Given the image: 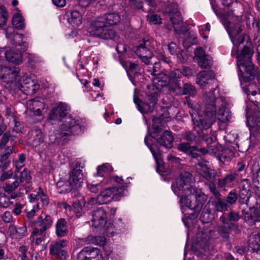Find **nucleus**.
I'll return each mask as SVG.
<instances>
[{
    "mask_svg": "<svg viewBox=\"0 0 260 260\" xmlns=\"http://www.w3.org/2000/svg\"><path fill=\"white\" fill-rule=\"evenodd\" d=\"M251 218L254 221H260V209L252 208L250 209Z\"/></svg>",
    "mask_w": 260,
    "mask_h": 260,
    "instance_id": "53",
    "label": "nucleus"
},
{
    "mask_svg": "<svg viewBox=\"0 0 260 260\" xmlns=\"http://www.w3.org/2000/svg\"><path fill=\"white\" fill-rule=\"evenodd\" d=\"M196 168L198 173L208 180H213L216 175V171L211 168L208 161L199 162L197 165Z\"/></svg>",
    "mask_w": 260,
    "mask_h": 260,
    "instance_id": "19",
    "label": "nucleus"
},
{
    "mask_svg": "<svg viewBox=\"0 0 260 260\" xmlns=\"http://www.w3.org/2000/svg\"><path fill=\"white\" fill-rule=\"evenodd\" d=\"M4 61L0 57V79L8 87L15 92L20 90L26 94L31 95L36 92L40 86L36 80L26 75L20 77L19 68L12 69L3 66Z\"/></svg>",
    "mask_w": 260,
    "mask_h": 260,
    "instance_id": "5",
    "label": "nucleus"
},
{
    "mask_svg": "<svg viewBox=\"0 0 260 260\" xmlns=\"http://www.w3.org/2000/svg\"><path fill=\"white\" fill-rule=\"evenodd\" d=\"M13 172L12 170H9L3 173L1 177V180L4 181L7 179L10 178L13 176Z\"/></svg>",
    "mask_w": 260,
    "mask_h": 260,
    "instance_id": "64",
    "label": "nucleus"
},
{
    "mask_svg": "<svg viewBox=\"0 0 260 260\" xmlns=\"http://www.w3.org/2000/svg\"><path fill=\"white\" fill-rule=\"evenodd\" d=\"M199 66L202 68H207L209 67L212 64V58L210 56H204L203 58L196 60Z\"/></svg>",
    "mask_w": 260,
    "mask_h": 260,
    "instance_id": "45",
    "label": "nucleus"
},
{
    "mask_svg": "<svg viewBox=\"0 0 260 260\" xmlns=\"http://www.w3.org/2000/svg\"><path fill=\"white\" fill-rule=\"evenodd\" d=\"M211 4L216 15L220 18L221 21L226 28L230 39L234 45L232 53L237 52V64L238 69V76L241 85L244 91L247 95L248 100L260 109V91L257 93L253 90L256 88L255 85L249 83L244 85L254 79L256 71L251 61L253 54V50L250 43H247L241 50H239L240 46L243 43L245 36L241 32L240 21V19L235 16L233 12L222 14L216 10L213 6L211 0Z\"/></svg>",
    "mask_w": 260,
    "mask_h": 260,
    "instance_id": "1",
    "label": "nucleus"
},
{
    "mask_svg": "<svg viewBox=\"0 0 260 260\" xmlns=\"http://www.w3.org/2000/svg\"><path fill=\"white\" fill-rule=\"evenodd\" d=\"M70 135H63L62 134H61L60 126L59 127V131L51 130L49 132V140L52 143H59L62 137Z\"/></svg>",
    "mask_w": 260,
    "mask_h": 260,
    "instance_id": "38",
    "label": "nucleus"
},
{
    "mask_svg": "<svg viewBox=\"0 0 260 260\" xmlns=\"http://www.w3.org/2000/svg\"><path fill=\"white\" fill-rule=\"evenodd\" d=\"M124 19H121L117 13H110L92 19L88 27V32L91 36L102 39H114L115 32L107 28V25L118 24Z\"/></svg>",
    "mask_w": 260,
    "mask_h": 260,
    "instance_id": "7",
    "label": "nucleus"
},
{
    "mask_svg": "<svg viewBox=\"0 0 260 260\" xmlns=\"http://www.w3.org/2000/svg\"><path fill=\"white\" fill-rule=\"evenodd\" d=\"M236 174L231 173L226 175L224 178L219 179L218 186L220 187L229 186L232 182L236 179Z\"/></svg>",
    "mask_w": 260,
    "mask_h": 260,
    "instance_id": "37",
    "label": "nucleus"
},
{
    "mask_svg": "<svg viewBox=\"0 0 260 260\" xmlns=\"http://www.w3.org/2000/svg\"><path fill=\"white\" fill-rule=\"evenodd\" d=\"M197 147H190L188 143H182L178 145V149L180 151L186 153L192 157H196L198 156V152L202 153L201 150Z\"/></svg>",
    "mask_w": 260,
    "mask_h": 260,
    "instance_id": "27",
    "label": "nucleus"
},
{
    "mask_svg": "<svg viewBox=\"0 0 260 260\" xmlns=\"http://www.w3.org/2000/svg\"><path fill=\"white\" fill-rule=\"evenodd\" d=\"M68 22L73 27H78L82 23V16L78 11H73L71 12L68 18Z\"/></svg>",
    "mask_w": 260,
    "mask_h": 260,
    "instance_id": "31",
    "label": "nucleus"
},
{
    "mask_svg": "<svg viewBox=\"0 0 260 260\" xmlns=\"http://www.w3.org/2000/svg\"><path fill=\"white\" fill-rule=\"evenodd\" d=\"M249 249L253 252H260V234L252 233L249 237Z\"/></svg>",
    "mask_w": 260,
    "mask_h": 260,
    "instance_id": "30",
    "label": "nucleus"
},
{
    "mask_svg": "<svg viewBox=\"0 0 260 260\" xmlns=\"http://www.w3.org/2000/svg\"><path fill=\"white\" fill-rule=\"evenodd\" d=\"M216 199L217 201L215 202L214 204L215 210L217 211L222 212L224 210H226V205L224 202L221 201L220 199V197Z\"/></svg>",
    "mask_w": 260,
    "mask_h": 260,
    "instance_id": "51",
    "label": "nucleus"
},
{
    "mask_svg": "<svg viewBox=\"0 0 260 260\" xmlns=\"http://www.w3.org/2000/svg\"><path fill=\"white\" fill-rule=\"evenodd\" d=\"M109 187L101 191L98 196L99 201L101 204H107L113 200L118 201L120 198L127 194L126 186L123 185V180L115 185H108Z\"/></svg>",
    "mask_w": 260,
    "mask_h": 260,
    "instance_id": "11",
    "label": "nucleus"
},
{
    "mask_svg": "<svg viewBox=\"0 0 260 260\" xmlns=\"http://www.w3.org/2000/svg\"><path fill=\"white\" fill-rule=\"evenodd\" d=\"M89 247L88 256L89 260H104V258L101 251L97 248Z\"/></svg>",
    "mask_w": 260,
    "mask_h": 260,
    "instance_id": "39",
    "label": "nucleus"
},
{
    "mask_svg": "<svg viewBox=\"0 0 260 260\" xmlns=\"http://www.w3.org/2000/svg\"><path fill=\"white\" fill-rule=\"evenodd\" d=\"M113 171V168L109 164H104L97 168V175L99 176H104Z\"/></svg>",
    "mask_w": 260,
    "mask_h": 260,
    "instance_id": "43",
    "label": "nucleus"
},
{
    "mask_svg": "<svg viewBox=\"0 0 260 260\" xmlns=\"http://www.w3.org/2000/svg\"><path fill=\"white\" fill-rule=\"evenodd\" d=\"M148 20L154 24H158L161 23V18L156 14L148 16Z\"/></svg>",
    "mask_w": 260,
    "mask_h": 260,
    "instance_id": "58",
    "label": "nucleus"
},
{
    "mask_svg": "<svg viewBox=\"0 0 260 260\" xmlns=\"http://www.w3.org/2000/svg\"><path fill=\"white\" fill-rule=\"evenodd\" d=\"M70 106L66 103L60 102L50 111L48 119L50 120L62 121L60 125L61 134L79 135L86 126L84 120L78 117L69 115Z\"/></svg>",
    "mask_w": 260,
    "mask_h": 260,
    "instance_id": "6",
    "label": "nucleus"
},
{
    "mask_svg": "<svg viewBox=\"0 0 260 260\" xmlns=\"http://www.w3.org/2000/svg\"><path fill=\"white\" fill-rule=\"evenodd\" d=\"M19 250L21 252V254H19L21 260H29L28 255H29V253L27 252L25 247H21Z\"/></svg>",
    "mask_w": 260,
    "mask_h": 260,
    "instance_id": "59",
    "label": "nucleus"
},
{
    "mask_svg": "<svg viewBox=\"0 0 260 260\" xmlns=\"http://www.w3.org/2000/svg\"><path fill=\"white\" fill-rule=\"evenodd\" d=\"M122 179L117 176L112 177L107 179L105 181L101 182L99 184H93L88 182L87 183V187L88 189L93 193H96L98 192L100 187L106 185H115L121 182Z\"/></svg>",
    "mask_w": 260,
    "mask_h": 260,
    "instance_id": "21",
    "label": "nucleus"
},
{
    "mask_svg": "<svg viewBox=\"0 0 260 260\" xmlns=\"http://www.w3.org/2000/svg\"><path fill=\"white\" fill-rule=\"evenodd\" d=\"M182 93L193 96L196 94L195 88L190 84H185L183 85Z\"/></svg>",
    "mask_w": 260,
    "mask_h": 260,
    "instance_id": "49",
    "label": "nucleus"
},
{
    "mask_svg": "<svg viewBox=\"0 0 260 260\" xmlns=\"http://www.w3.org/2000/svg\"><path fill=\"white\" fill-rule=\"evenodd\" d=\"M92 226L95 229L103 230L108 236H113L117 234L123 233L125 229L122 228L113 226L111 223H107V214L103 207L94 210L92 214Z\"/></svg>",
    "mask_w": 260,
    "mask_h": 260,
    "instance_id": "9",
    "label": "nucleus"
},
{
    "mask_svg": "<svg viewBox=\"0 0 260 260\" xmlns=\"http://www.w3.org/2000/svg\"><path fill=\"white\" fill-rule=\"evenodd\" d=\"M83 180L84 175L82 171L80 169H78V167L76 166V167L74 168L68 181L72 185L74 189H77L82 186Z\"/></svg>",
    "mask_w": 260,
    "mask_h": 260,
    "instance_id": "22",
    "label": "nucleus"
},
{
    "mask_svg": "<svg viewBox=\"0 0 260 260\" xmlns=\"http://www.w3.org/2000/svg\"><path fill=\"white\" fill-rule=\"evenodd\" d=\"M88 249L89 247H86L84 248L78 254V260H89L88 256Z\"/></svg>",
    "mask_w": 260,
    "mask_h": 260,
    "instance_id": "54",
    "label": "nucleus"
},
{
    "mask_svg": "<svg viewBox=\"0 0 260 260\" xmlns=\"http://www.w3.org/2000/svg\"><path fill=\"white\" fill-rule=\"evenodd\" d=\"M55 232L58 237L66 236L68 232L67 223L63 219L58 220L55 224Z\"/></svg>",
    "mask_w": 260,
    "mask_h": 260,
    "instance_id": "32",
    "label": "nucleus"
},
{
    "mask_svg": "<svg viewBox=\"0 0 260 260\" xmlns=\"http://www.w3.org/2000/svg\"><path fill=\"white\" fill-rule=\"evenodd\" d=\"M151 138V136H147L145 138V143L149 148L151 152L156 163V172L161 175L166 172V169L164 166V162L162 160L161 154L157 148L155 149V146L151 145L149 142L148 140Z\"/></svg>",
    "mask_w": 260,
    "mask_h": 260,
    "instance_id": "18",
    "label": "nucleus"
},
{
    "mask_svg": "<svg viewBox=\"0 0 260 260\" xmlns=\"http://www.w3.org/2000/svg\"><path fill=\"white\" fill-rule=\"evenodd\" d=\"M25 113L30 117H38V120L43 119L44 115L47 111L46 105L40 98L28 101L26 103Z\"/></svg>",
    "mask_w": 260,
    "mask_h": 260,
    "instance_id": "13",
    "label": "nucleus"
},
{
    "mask_svg": "<svg viewBox=\"0 0 260 260\" xmlns=\"http://www.w3.org/2000/svg\"><path fill=\"white\" fill-rule=\"evenodd\" d=\"M3 121L4 120L0 115V136L6 129L7 127L6 125L4 123ZM10 137V133L9 132H7L4 134V135L0 139V147L4 146L6 144V143L8 142Z\"/></svg>",
    "mask_w": 260,
    "mask_h": 260,
    "instance_id": "35",
    "label": "nucleus"
},
{
    "mask_svg": "<svg viewBox=\"0 0 260 260\" xmlns=\"http://www.w3.org/2000/svg\"><path fill=\"white\" fill-rule=\"evenodd\" d=\"M214 81V75L211 71L201 72L197 76L196 83L202 88Z\"/></svg>",
    "mask_w": 260,
    "mask_h": 260,
    "instance_id": "23",
    "label": "nucleus"
},
{
    "mask_svg": "<svg viewBox=\"0 0 260 260\" xmlns=\"http://www.w3.org/2000/svg\"><path fill=\"white\" fill-rule=\"evenodd\" d=\"M131 5L135 8L139 9H143L146 11L144 8L145 5H148L150 8H154L156 3L154 0H131Z\"/></svg>",
    "mask_w": 260,
    "mask_h": 260,
    "instance_id": "33",
    "label": "nucleus"
},
{
    "mask_svg": "<svg viewBox=\"0 0 260 260\" xmlns=\"http://www.w3.org/2000/svg\"><path fill=\"white\" fill-rule=\"evenodd\" d=\"M191 178L189 172H184L172 184L173 191L180 198L181 210L184 215L182 220L185 226L188 224L193 210L200 211L207 200V196L200 189L190 185Z\"/></svg>",
    "mask_w": 260,
    "mask_h": 260,
    "instance_id": "4",
    "label": "nucleus"
},
{
    "mask_svg": "<svg viewBox=\"0 0 260 260\" xmlns=\"http://www.w3.org/2000/svg\"><path fill=\"white\" fill-rule=\"evenodd\" d=\"M85 200L84 199H81L77 202H75L73 204V208L74 212L76 213L78 217L81 215L82 211H86L84 208Z\"/></svg>",
    "mask_w": 260,
    "mask_h": 260,
    "instance_id": "42",
    "label": "nucleus"
},
{
    "mask_svg": "<svg viewBox=\"0 0 260 260\" xmlns=\"http://www.w3.org/2000/svg\"><path fill=\"white\" fill-rule=\"evenodd\" d=\"M237 199V197L236 194L235 193L230 192L227 197L226 202L230 204H232L236 202Z\"/></svg>",
    "mask_w": 260,
    "mask_h": 260,
    "instance_id": "63",
    "label": "nucleus"
},
{
    "mask_svg": "<svg viewBox=\"0 0 260 260\" xmlns=\"http://www.w3.org/2000/svg\"><path fill=\"white\" fill-rule=\"evenodd\" d=\"M159 67L158 63H154L153 67V72L151 73L153 77V83L152 86H148V89H152L153 92L149 91L147 93L148 99L149 104H146L142 102L135 96L134 97V101L139 111L142 113H147L153 111L155 104L157 103V99L159 92L160 87L169 86L171 89L176 91V93H181L180 79L182 75L184 76L189 77L192 75L191 70L184 67L181 71L175 70L171 71L169 75L164 73L157 74V69Z\"/></svg>",
    "mask_w": 260,
    "mask_h": 260,
    "instance_id": "3",
    "label": "nucleus"
},
{
    "mask_svg": "<svg viewBox=\"0 0 260 260\" xmlns=\"http://www.w3.org/2000/svg\"><path fill=\"white\" fill-rule=\"evenodd\" d=\"M29 143L34 147H37L43 144L44 135L41 129L35 128L29 132Z\"/></svg>",
    "mask_w": 260,
    "mask_h": 260,
    "instance_id": "24",
    "label": "nucleus"
},
{
    "mask_svg": "<svg viewBox=\"0 0 260 260\" xmlns=\"http://www.w3.org/2000/svg\"><path fill=\"white\" fill-rule=\"evenodd\" d=\"M12 22L13 26L18 29H22L25 27V19L18 8L13 10Z\"/></svg>",
    "mask_w": 260,
    "mask_h": 260,
    "instance_id": "25",
    "label": "nucleus"
},
{
    "mask_svg": "<svg viewBox=\"0 0 260 260\" xmlns=\"http://www.w3.org/2000/svg\"><path fill=\"white\" fill-rule=\"evenodd\" d=\"M86 58V63L89 66L94 67L95 66L99 61V56L95 53L91 54L89 56H85Z\"/></svg>",
    "mask_w": 260,
    "mask_h": 260,
    "instance_id": "47",
    "label": "nucleus"
},
{
    "mask_svg": "<svg viewBox=\"0 0 260 260\" xmlns=\"http://www.w3.org/2000/svg\"><path fill=\"white\" fill-rule=\"evenodd\" d=\"M12 125H13V131L19 133L21 131V127L20 122L17 120V117L12 119Z\"/></svg>",
    "mask_w": 260,
    "mask_h": 260,
    "instance_id": "60",
    "label": "nucleus"
},
{
    "mask_svg": "<svg viewBox=\"0 0 260 260\" xmlns=\"http://www.w3.org/2000/svg\"><path fill=\"white\" fill-rule=\"evenodd\" d=\"M151 46V42L149 40L144 39L134 48L136 54L146 64L150 63V59L153 56Z\"/></svg>",
    "mask_w": 260,
    "mask_h": 260,
    "instance_id": "15",
    "label": "nucleus"
},
{
    "mask_svg": "<svg viewBox=\"0 0 260 260\" xmlns=\"http://www.w3.org/2000/svg\"><path fill=\"white\" fill-rule=\"evenodd\" d=\"M162 128L161 124V119L160 118H154L153 119L152 129L153 132L150 133L148 128V134L146 136H151L149 138L148 142L153 146H155V149L158 148L157 145L154 143L157 141L161 145L166 148H171L173 146V137L171 132L168 131L165 132L159 139H156L158 137V132Z\"/></svg>",
    "mask_w": 260,
    "mask_h": 260,
    "instance_id": "10",
    "label": "nucleus"
},
{
    "mask_svg": "<svg viewBox=\"0 0 260 260\" xmlns=\"http://www.w3.org/2000/svg\"><path fill=\"white\" fill-rule=\"evenodd\" d=\"M20 184V182L16 180L12 183H6V186L4 187L5 192H12L16 188H17Z\"/></svg>",
    "mask_w": 260,
    "mask_h": 260,
    "instance_id": "50",
    "label": "nucleus"
},
{
    "mask_svg": "<svg viewBox=\"0 0 260 260\" xmlns=\"http://www.w3.org/2000/svg\"><path fill=\"white\" fill-rule=\"evenodd\" d=\"M210 30V25L209 23L206 24L205 26H202L199 28V31L201 36L204 38H207V32Z\"/></svg>",
    "mask_w": 260,
    "mask_h": 260,
    "instance_id": "57",
    "label": "nucleus"
},
{
    "mask_svg": "<svg viewBox=\"0 0 260 260\" xmlns=\"http://www.w3.org/2000/svg\"><path fill=\"white\" fill-rule=\"evenodd\" d=\"M77 75L81 83L84 85V87L87 89V85L90 83L86 78L88 76V73L83 65L80 63L77 66Z\"/></svg>",
    "mask_w": 260,
    "mask_h": 260,
    "instance_id": "28",
    "label": "nucleus"
},
{
    "mask_svg": "<svg viewBox=\"0 0 260 260\" xmlns=\"http://www.w3.org/2000/svg\"><path fill=\"white\" fill-rule=\"evenodd\" d=\"M201 151L202 154H209L216 156L223 164L229 162L234 156V153L229 148L223 149L220 145L217 144L208 146L207 149L203 148Z\"/></svg>",
    "mask_w": 260,
    "mask_h": 260,
    "instance_id": "12",
    "label": "nucleus"
},
{
    "mask_svg": "<svg viewBox=\"0 0 260 260\" xmlns=\"http://www.w3.org/2000/svg\"><path fill=\"white\" fill-rule=\"evenodd\" d=\"M15 151L13 146L8 147L5 150V153L2 155L0 157V171H3L6 169L7 167L9 165V161L7 160L10 154L13 151Z\"/></svg>",
    "mask_w": 260,
    "mask_h": 260,
    "instance_id": "34",
    "label": "nucleus"
},
{
    "mask_svg": "<svg viewBox=\"0 0 260 260\" xmlns=\"http://www.w3.org/2000/svg\"><path fill=\"white\" fill-rule=\"evenodd\" d=\"M102 205L99 201V198H90L86 202L85 201L84 208L86 211L90 210L97 205Z\"/></svg>",
    "mask_w": 260,
    "mask_h": 260,
    "instance_id": "44",
    "label": "nucleus"
},
{
    "mask_svg": "<svg viewBox=\"0 0 260 260\" xmlns=\"http://www.w3.org/2000/svg\"><path fill=\"white\" fill-rule=\"evenodd\" d=\"M29 200L31 203L35 200H40L43 205H47L49 203L48 197L41 188H39L36 193H31L29 197Z\"/></svg>",
    "mask_w": 260,
    "mask_h": 260,
    "instance_id": "29",
    "label": "nucleus"
},
{
    "mask_svg": "<svg viewBox=\"0 0 260 260\" xmlns=\"http://www.w3.org/2000/svg\"><path fill=\"white\" fill-rule=\"evenodd\" d=\"M168 50L172 55H176L178 61L184 62L187 59V56L185 52L180 51V49L174 42H171L168 45Z\"/></svg>",
    "mask_w": 260,
    "mask_h": 260,
    "instance_id": "26",
    "label": "nucleus"
},
{
    "mask_svg": "<svg viewBox=\"0 0 260 260\" xmlns=\"http://www.w3.org/2000/svg\"><path fill=\"white\" fill-rule=\"evenodd\" d=\"M171 8L173 9L168 12L174 31L177 34H184L186 29L182 21L180 13L177 10V6L176 4H171Z\"/></svg>",
    "mask_w": 260,
    "mask_h": 260,
    "instance_id": "16",
    "label": "nucleus"
},
{
    "mask_svg": "<svg viewBox=\"0 0 260 260\" xmlns=\"http://www.w3.org/2000/svg\"><path fill=\"white\" fill-rule=\"evenodd\" d=\"M5 115L7 118L9 119L10 120H12V119L17 117L14 110L12 107H6L5 111Z\"/></svg>",
    "mask_w": 260,
    "mask_h": 260,
    "instance_id": "56",
    "label": "nucleus"
},
{
    "mask_svg": "<svg viewBox=\"0 0 260 260\" xmlns=\"http://www.w3.org/2000/svg\"><path fill=\"white\" fill-rule=\"evenodd\" d=\"M195 56L194 59L197 60L199 58H203L204 56H207L205 54L204 50L202 48L197 49L194 51Z\"/></svg>",
    "mask_w": 260,
    "mask_h": 260,
    "instance_id": "61",
    "label": "nucleus"
},
{
    "mask_svg": "<svg viewBox=\"0 0 260 260\" xmlns=\"http://www.w3.org/2000/svg\"><path fill=\"white\" fill-rule=\"evenodd\" d=\"M56 187L57 192L60 193H64L74 189L68 180L58 181L56 183Z\"/></svg>",
    "mask_w": 260,
    "mask_h": 260,
    "instance_id": "36",
    "label": "nucleus"
},
{
    "mask_svg": "<svg viewBox=\"0 0 260 260\" xmlns=\"http://www.w3.org/2000/svg\"><path fill=\"white\" fill-rule=\"evenodd\" d=\"M121 64L125 70H128L129 72H133L138 67L137 63L132 62L131 61H122Z\"/></svg>",
    "mask_w": 260,
    "mask_h": 260,
    "instance_id": "52",
    "label": "nucleus"
},
{
    "mask_svg": "<svg viewBox=\"0 0 260 260\" xmlns=\"http://www.w3.org/2000/svg\"><path fill=\"white\" fill-rule=\"evenodd\" d=\"M86 241L88 244L103 246L106 243V238L103 236H89L87 237Z\"/></svg>",
    "mask_w": 260,
    "mask_h": 260,
    "instance_id": "40",
    "label": "nucleus"
},
{
    "mask_svg": "<svg viewBox=\"0 0 260 260\" xmlns=\"http://www.w3.org/2000/svg\"><path fill=\"white\" fill-rule=\"evenodd\" d=\"M25 160V156L23 154H20L19 155L18 159L14 161L17 170H18L24 166Z\"/></svg>",
    "mask_w": 260,
    "mask_h": 260,
    "instance_id": "55",
    "label": "nucleus"
},
{
    "mask_svg": "<svg viewBox=\"0 0 260 260\" xmlns=\"http://www.w3.org/2000/svg\"><path fill=\"white\" fill-rule=\"evenodd\" d=\"M239 219L238 214L236 212H231L228 215L226 214H223L220 217V220L224 224H228V221H237Z\"/></svg>",
    "mask_w": 260,
    "mask_h": 260,
    "instance_id": "41",
    "label": "nucleus"
},
{
    "mask_svg": "<svg viewBox=\"0 0 260 260\" xmlns=\"http://www.w3.org/2000/svg\"><path fill=\"white\" fill-rule=\"evenodd\" d=\"M68 245V242L64 240H60L51 243L49 246L50 254L62 259L65 258L67 252L63 249Z\"/></svg>",
    "mask_w": 260,
    "mask_h": 260,
    "instance_id": "20",
    "label": "nucleus"
},
{
    "mask_svg": "<svg viewBox=\"0 0 260 260\" xmlns=\"http://www.w3.org/2000/svg\"><path fill=\"white\" fill-rule=\"evenodd\" d=\"M36 223L40 229L35 228L33 229L30 239L34 241V236L43 234L44 232L49 229L52 224V219L50 216L42 213L37 218Z\"/></svg>",
    "mask_w": 260,
    "mask_h": 260,
    "instance_id": "17",
    "label": "nucleus"
},
{
    "mask_svg": "<svg viewBox=\"0 0 260 260\" xmlns=\"http://www.w3.org/2000/svg\"><path fill=\"white\" fill-rule=\"evenodd\" d=\"M223 101V98L219 97V89L216 87L214 90L204 95V116L201 114L199 104L197 103L189 104V113L194 128L198 133L203 129L210 127L216 119L222 122H226L231 118L230 110L225 107Z\"/></svg>",
    "mask_w": 260,
    "mask_h": 260,
    "instance_id": "2",
    "label": "nucleus"
},
{
    "mask_svg": "<svg viewBox=\"0 0 260 260\" xmlns=\"http://www.w3.org/2000/svg\"><path fill=\"white\" fill-rule=\"evenodd\" d=\"M6 37L10 38L13 48L5 52L6 59L10 62L14 64H20L22 62L21 51H25L28 46L27 43L23 41V36L21 34L14 33V29L8 28L6 30Z\"/></svg>",
    "mask_w": 260,
    "mask_h": 260,
    "instance_id": "8",
    "label": "nucleus"
},
{
    "mask_svg": "<svg viewBox=\"0 0 260 260\" xmlns=\"http://www.w3.org/2000/svg\"><path fill=\"white\" fill-rule=\"evenodd\" d=\"M8 14L6 8L0 5V27L4 25L7 22Z\"/></svg>",
    "mask_w": 260,
    "mask_h": 260,
    "instance_id": "46",
    "label": "nucleus"
},
{
    "mask_svg": "<svg viewBox=\"0 0 260 260\" xmlns=\"http://www.w3.org/2000/svg\"><path fill=\"white\" fill-rule=\"evenodd\" d=\"M87 89L85 88L84 91L86 90L87 92H91L90 94L92 100H94L96 98L102 96L100 93L96 91H90V89H88V88L90 87L89 83L87 85Z\"/></svg>",
    "mask_w": 260,
    "mask_h": 260,
    "instance_id": "62",
    "label": "nucleus"
},
{
    "mask_svg": "<svg viewBox=\"0 0 260 260\" xmlns=\"http://www.w3.org/2000/svg\"><path fill=\"white\" fill-rule=\"evenodd\" d=\"M31 176L30 172L26 169H24L21 173L19 177V182H25L29 183L31 180Z\"/></svg>",
    "mask_w": 260,
    "mask_h": 260,
    "instance_id": "48",
    "label": "nucleus"
},
{
    "mask_svg": "<svg viewBox=\"0 0 260 260\" xmlns=\"http://www.w3.org/2000/svg\"><path fill=\"white\" fill-rule=\"evenodd\" d=\"M249 109L246 108L247 125L250 131V139L251 141L256 138L260 141V111L254 112L253 115L250 116Z\"/></svg>",
    "mask_w": 260,
    "mask_h": 260,
    "instance_id": "14",
    "label": "nucleus"
}]
</instances>
